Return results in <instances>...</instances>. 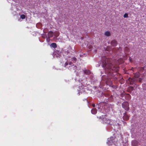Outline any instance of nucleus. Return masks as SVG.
Returning a JSON list of instances; mask_svg holds the SVG:
<instances>
[{"label":"nucleus","instance_id":"1","mask_svg":"<svg viewBox=\"0 0 146 146\" xmlns=\"http://www.w3.org/2000/svg\"><path fill=\"white\" fill-rule=\"evenodd\" d=\"M102 67L105 68L106 70L109 72L110 75H112L113 72H117L119 70V67L117 66H114L111 63L107 64L106 62H103Z\"/></svg>","mask_w":146,"mask_h":146},{"label":"nucleus","instance_id":"2","mask_svg":"<svg viewBox=\"0 0 146 146\" xmlns=\"http://www.w3.org/2000/svg\"><path fill=\"white\" fill-rule=\"evenodd\" d=\"M113 106V105L105 102H102L98 105V108L101 110V112L104 113L109 112Z\"/></svg>","mask_w":146,"mask_h":146},{"label":"nucleus","instance_id":"3","mask_svg":"<svg viewBox=\"0 0 146 146\" xmlns=\"http://www.w3.org/2000/svg\"><path fill=\"white\" fill-rule=\"evenodd\" d=\"M122 106L126 111H127L129 110V104L127 102H123L122 104Z\"/></svg>","mask_w":146,"mask_h":146},{"label":"nucleus","instance_id":"4","mask_svg":"<svg viewBox=\"0 0 146 146\" xmlns=\"http://www.w3.org/2000/svg\"><path fill=\"white\" fill-rule=\"evenodd\" d=\"M102 118V120L103 121L104 123L108 124H110L111 122V119H108L105 117H104Z\"/></svg>","mask_w":146,"mask_h":146},{"label":"nucleus","instance_id":"5","mask_svg":"<svg viewBox=\"0 0 146 146\" xmlns=\"http://www.w3.org/2000/svg\"><path fill=\"white\" fill-rule=\"evenodd\" d=\"M115 138H114L113 137H110V139H108L107 143L109 145L112 144L114 143V140H115Z\"/></svg>","mask_w":146,"mask_h":146},{"label":"nucleus","instance_id":"6","mask_svg":"<svg viewBox=\"0 0 146 146\" xmlns=\"http://www.w3.org/2000/svg\"><path fill=\"white\" fill-rule=\"evenodd\" d=\"M123 114V119L124 120H128L129 119V116L127 114V112L125 111Z\"/></svg>","mask_w":146,"mask_h":146},{"label":"nucleus","instance_id":"7","mask_svg":"<svg viewBox=\"0 0 146 146\" xmlns=\"http://www.w3.org/2000/svg\"><path fill=\"white\" fill-rule=\"evenodd\" d=\"M117 41L115 40H112L110 42L111 45L113 47L116 46L117 45Z\"/></svg>","mask_w":146,"mask_h":146},{"label":"nucleus","instance_id":"8","mask_svg":"<svg viewBox=\"0 0 146 146\" xmlns=\"http://www.w3.org/2000/svg\"><path fill=\"white\" fill-rule=\"evenodd\" d=\"M131 144L133 146H137L138 145V142L135 140H133L132 141Z\"/></svg>","mask_w":146,"mask_h":146},{"label":"nucleus","instance_id":"9","mask_svg":"<svg viewBox=\"0 0 146 146\" xmlns=\"http://www.w3.org/2000/svg\"><path fill=\"white\" fill-rule=\"evenodd\" d=\"M60 52H59V51L58 52H56L55 54H54V57H55V56H56L57 58H60Z\"/></svg>","mask_w":146,"mask_h":146},{"label":"nucleus","instance_id":"10","mask_svg":"<svg viewBox=\"0 0 146 146\" xmlns=\"http://www.w3.org/2000/svg\"><path fill=\"white\" fill-rule=\"evenodd\" d=\"M133 87H129L127 89V91L129 93L131 94V92L133 90Z\"/></svg>","mask_w":146,"mask_h":146},{"label":"nucleus","instance_id":"11","mask_svg":"<svg viewBox=\"0 0 146 146\" xmlns=\"http://www.w3.org/2000/svg\"><path fill=\"white\" fill-rule=\"evenodd\" d=\"M48 37H52L53 35V32L52 31H49L48 33Z\"/></svg>","mask_w":146,"mask_h":146},{"label":"nucleus","instance_id":"12","mask_svg":"<svg viewBox=\"0 0 146 146\" xmlns=\"http://www.w3.org/2000/svg\"><path fill=\"white\" fill-rule=\"evenodd\" d=\"M83 71L84 73L86 75H89L90 73V72L89 70H83Z\"/></svg>","mask_w":146,"mask_h":146},{"label":"nucleus","instance_id":"13","mask_svg":"<svg viewBox=\"0 0 146 146\" xmlns=\"http://www.w3.org/2000/svg\"><path fill=\"white\" fill-rule=\"evenodd\" d=\"M51 47L55 48L57 47L56 44L55 43H52L50 45Z\"/></svg>","mask_w":146,"mask_h":146},{"label":"nucleus","instance_id":"14","mask_svg":"<svg viewBox=\"0 0 146 146\" xmlns=\"http://www.w3.org/2000/svg\"><path fill=\"white\" fill-rule=\"evenodd\" d=\"M126 99L127 100H129L131 99V97L130 95L128 94H127L125 96Z\"/></svg>","mask_w":146,"mask_h":146},{"label":"nucleus","instance_id":"15","mask_svg":"<svg viewBox=\"0 0 146 146\" xmlns=\"http://www.w3.org/2000/svg\"><path fill=\"white\" fill-rule=\"evenodd\" d=\"M140 75V74L139 72H137L135 74V76L136 78H139Z\"/></svg>","mask_w":146,"mask_h":146},{"label":"nucleus","instance_id":"16","mask_svg":"<svg viewBox=\"0 0 146 146\" xmlns=\"http://www.w3.org/2000/svg\"><path fill=\"white\" fill-rule=\"evenodd\" d=\"M97 111V110L96 109H92L91 110V112H92V114H95L96 113Z\"/></svg>","mask_w":146,"mask_h":146},{"label":"nucleus","instance_id":"17","mask_svg":"<svg viewBox=\"0 0 146 146\" xmlns=\"http://www.w3.org/2000/svg\"><path fill=\"white\" fill-rule=\"evenodd\" d=\"M105 35L106 36H110V32L107 31L105 32Z\"/></svg>","mask_w":146,"mask_h":146},{"label":"nucleus","instance_id":"18","mask_svg":"<svg viewBox=\"0 0 146 146\" xmlns=\"http://www.w3.org/2000/svg\"><path fill=\"white\" fill-rule=\"evenodd\" d=\"M144 70V67H141L139 68V70L141 72H143Z\"/></svg>","mask_w":146,"mask_h":146},{"label":"nucleus","instance_id":"19","mask_svg":"<svg viewBox=\"0 0 146 146\" xmlns=\"http://www.w3.org/2000/svg\"><path fill=\"white\" fill-rule=\"evenodd\" d=\"M73 70H74V72H76V70H77V67L76 66H74L73 67Z\"/></svg>","mask_w":146,"mask_h":146},{"label":"nucleus","instance_id":"20","mask_svg":"<svg viewBox=\"0 0 146 146\" xmlns=\"http://www.w3.org/2000/svg\"><path fill=\"white\" fill-rule=\"evenodd\" d=\"M48 31V29H44L43 30V32L44 33H47V32Z\"/></svg>","mask_w":146,"mask_h":146},{"label":"nucleus","instance_id":"21","mask_svg":"<svg viewBox=\"0 0 146 146\" xmlns=\"http://www.w3.org/2000/svg\"><path fill=\"white\" fill-rule=\"evenodd\" d=\"M21 18L23 19H25V15H22L21 16Z\"/></svg>","mask_w":146,"mask_h":146},{"label":"nucleus","instance_id":"22","mask_svg":"<svg viewBox=\"0 0 146 146\" xmlns=\"http://www.w3.org/2000/svg\"><path fill=\"white\" fill-rule=\"evenodd\" d=\"M42 37L44 38L47 37V35L46 34H42Z\"/></svg>","mask_w":146,"mask_h":146},{"label":"nucleus","instance_id":"23","mask_svg":"<svg viewBox=\"0 0 146 146\" xmlns=\"http://www.w3.org/2000/svg\"><path fill=\"white\" fill-rule=\"evenodd\" d=\"M59 33L58 32H56L55 33V36L57 37L59 35Z\"/></svg>","mask_w":146,"mask_h":146},{"label":"nucleus","instance_id":"24","mask_svg":"<svg viewBox=\"0 0 146 146\" xmlns=\"http://www.w3.org/2000/svg\"><path fill=\"white\" fill-rule=\"evenodd\" d=\"M123 17L124 18H127L128 17V14L127 13H125L123 15Z\"/></svg>","mask_w":146,"mask_h":146},{"label":"nucleus","instance_id":"25","mask_svg":"<svg viewBox=\"0 0 146 146\" xmlns=\"http://www.w3.org/2000/svg\"><path fill=\"white\" fill-rule=\"evenodd\" d=\"M72 60L73 61H75V62L76 61V60H77V59L75 57H73L72 58Z\"/></svg>","mask_w":146,"mask_h":146},{"label":"nucleus","instance_id":"26","mask_svg":"<svg viewBox=\"0 0 146 146\" xmlns=\"http://www.w3.org/2000/svg\"><path fill=\"white\" fill-rule=\"evenodd\" d=\"M50 37H48V38H47L46 40L47 41V42H49L50 41Z\"/></svg>","mask_w":146,"mask_h":146},{"label":"nucleus","instance_id":"27","mask_svg":"<svg viewBox=\"0 0 146 146\" xmlns=\"http://www.w3.org/2000/svg\"><path fill=\"white\" fill-rule=\"evenodd\" d=\"M143 76L144 77L145 76H146V72H145L143 74Z\"/></svg>","mask_w":146,"mask_h":146},{"label":"nucleus","instance_id":"28","mask_svg":"<svg viewBox=\"0 0 146 146\" xmlns=\"http://www.w3.org/2000/svg\"><path fill=\"white\" fill-rule=\"evenodd\" d=\"M112 87H113L114 88H117V86H112Z\"/></svg>","mask_w":146,"mask_h":146},{"label":"nucleus","instance_id":"29","mask_svg":"<svg viewBox=\"0 0 146 146\" xmlns=\"http://www.w3.org/2000/svg\"><path fill=\"white\" fill-rule=\"evenodd\" d=\"M112 97L113 96H111L110 97V99L111 100V101H112Z\"/></svg>","mask_w":146,"mask_h":146},{"label":"nucleus","instance_id":"30","mask_svg":"<svg viewBox=\"0 0 146 146\" xmlns=\"http://www.w3.org/2000/svg\"><path fill=\"white\" fill-rule=\"evenodd\" d=\"M68 64V62H66L65 64V66H66Z\"/></svg>","mask_w":146,"mask_h":146},{"label":"nucleus","instance_id":"31","mask_svg":"<svg viewBox=\"0 0 146 146\" xmlns=\"http://www.w3.org/2000/svg\"><path fill=\"white\" fill-rule=\"evenodd\" d=\"M107 76H102V80H103L104 78H107Z\"/></svg>","mask_w":146,"mask_h":146},{"label":"nucleus","instance_id":"32","mask_svg":"<svg viewBox=\"0 0 146 146\" xmlns=\"http://www.w3.org/2000/svg\"><path fill=\"white\" fill-rule=\"evenodd\" d=\"M72 64V62H70L69 63V65H71Z\"/></svg>","mask_w":146,"mask_h":146},{"label":"nucleus","instance_id":"33","mask_svg":"<svg viewBox=\"0 0 146 146\" xmlns=\"http://www.w3.org/2000/svg\"><path fill=\"white\" fill-rule=\"evenodd\" d=\"M92 106L94 107L95 106V105L94 104H93Z\"/></svg>","mask_w":146,"mask_h":146},{"label":"nucleus","instance_id":"34","mask_svg":"<svg viewBox=\"0 0 146 146\" xmlns=\"http://www.w3.org/2000/svg\"><path fill=\"white\" fill-rule=\"evenodd\" d=\"M141 80H140V82H141Z\"/></svg>","mask_w":146,"mask_h":146},{"label":"nucleus","instance_id":"35","mask_svg":"<svg viewBox=\"0 0 146 146\" xmlns=\"http://www.w3.org/2000/svg\"><path fill=\"white\" fill-rule=\"evenodd\" d=\"M119 49H121V47H119Z\"/></svg>","mask_w":146,"mask_h":146},{"label":"nucleus","instance_id":"36","mask_svg":"<svg viewBox=\"0 0 146 146\" xmlns=\"http://www.w3.org/2000/svg\"><path fill=\"white\" fill-rule=\"evenodd\" d=\"M108 82V81H106L105 82Z\"/></svg>","mask_w":146,"mask_h":146},{"label":"nucleus","instance_id":"37","mask_svg":"<svg viewBox=\"0 0 146 146\" xmlns=\"http://www.w3.org/2000/svg\"><path fill=\"white\" fill-rule=\"evenodd\" d=\"M106 83V84H107V82H106V83Z\"/></svg>","mask_w":146,"mask_h":146},{"label":"nucleus","instance_id":"38","mask_svg":"<svg viewBox=\"0 0 146 146\" xmlns=\"http://www.w3.org/2000/svg\"><path fill=\"white\" fill-rule=\"evenodd\" d=\"M130 84H131V82H130Z\"/></svg>","mask_w":146,"mask_h":146},{"label":"nucleus","instance_id":"39","mask_svg":"<svg viewBox=\"0 0 146 146\" xmlns=\"http://www.w3.org/2000/svg\"><path fill=\"white\" fill-rule=\"evenodd\" d=\"M121 84H122V83H121Z\"/></svg>","mask_w":146,"mask_h":146}]
</instances>
